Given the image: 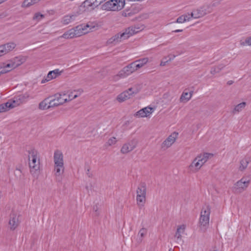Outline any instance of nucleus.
Segmentation results:
<instances>
[{
    "label": "nucleus",
    "instance_id": "nucleus-1",
    "mask_svg": "<svg viewBox=\"0 0 251 251\" xmlns=\"http://www.w3.org/2000/svg\"><path fill=\"white\" fill-rule=\"evenodd\" d=\"M28 164L32 176L34 177L37 176L40 171V156L37 151L32 150L29 151Z\"/></svg>",
    "mask_w": 251,
    "mask_h": 251
},
{
    "label": "nucleus",
    "instance_id": "nucleus-45",
    "mask_svg": "<svg viewBox=\"0 0 251 251\" xmlns=\"http://www.w3.org/2000/svg\"><path fill=\"white\" fill-rule=\"evenodd\" d=\"M105 0H95V5H97V6H98L100 4L101 2L105 1Z\"/></svg>",
    "mask_w": 251,
    "mask_h": 251
},
{
    "label": "nucleus",
    "instance_id": "nucleus-33",
    "mask_svg": "<svg viewBox=\"0 0 251 251\" xmlns=\"http://www.w3.org/2000/svg\"><path fill=\"white\" fill-rule=\"evenodd\" d=\"M45 18V15L38 12L34 14L32 20L36 22H39Z\"/></svg>",
    "mask_w": 251,
    "mask_h": 251
},
{
    "label": "nucleus",
    "instance_id": "nucleus-15",
    "mask_svg": "<svg viewBox=\"0 0 251 251\" xmlns=\"http://www.w3.org/2000/svg\"><path fill=\"white\" fill-rule=\"evenodd\" d=\"M153 111L154 109L153 108L146 107L136 112L134 116L137 118L147 117L149 116Z\"/></svg>",
    "mask_w": 251,
    "mask_h": 251
},
{
    "label": "nucleus",
    "instance_id": "nucleus-54",
    "mask_svg": "<svg viewBox=\"0 0 251 251\" xmlns=\"http://www.w3.org/2000/svg\"><path fill=\"white\" fill-rule=\"evenodd\" d=\"M1 75V74L0 73V75Z\"/></svg>",
    "mask_w": 251,
    "mask_h": 251
},
{
    "label": "nucleus",
    "instance_id": "nucleus-50",
    "mask_svg": "<svg viewBox=\"0 0 251 251\" xmlns=\"http://www.w3.org/2000/svg\"><path fill=\"white\" fill-rule=\"evenodd\" d=\"M2 3V1L0 0V4Z\"/></svg>",
    "mask_w": 251,
    "mask_h": 251
},
{
    "label": "nucleus",
    "instance_id": "nucleus-32",
    "mask_svg": "<svg viewBox=\"0 0 251 251\" xmlns=\"http://www.w3.org/2000/svg\"><path fill=\"white\" fill-rule=\"evenodd\" d=\"M246 103L245 102H242L237 105H236L232 111L233 114H235L237 112L241 111L246 106Z\"/></svg>",
    "mask_w": 251,
    "mask_h": 251
},
{
    "label": "nucleus",
    "instance_id": "nucleus-22",
    "mask_svg": "<svg viewBox=\"0 0 251 251\" xmlns=\"http://www.w3.org/2000/svg\"><path fill=\"white\" fill-rule=\"evenodd\" d=\"M80 13L79 12H76L75 14L66 15L62 18L61 22L64 25H67L74 20L75 18Z\"/></svg>",
    "mask_w": 251,
    "mask_h": 251
},
{
    "label": "nucleus",
    "instance_id": "nucleus-31",
    "mask_svg": "<svg viewBox=\"0 0 251 251\" xmlns=\"http://www.w3.org/2000/svg\"><path fill=\"white\" fill-rule=\"evenodd\" d=\"M184 229L185 226L184 225L180 226L177 227L175 235V237L176 238L177 240L181 239V233L184 232Z\"/></svg>",
    "mask_w": 251,
    "mask_h": 251
},
{
    "label": "nucleus",
    "instance_id": "nucleus-7",
    "mask_svg": "<svg viewBox=\"0 0 251 251\" xmlns=\"http://www.w3.org/2000/svg\"><path fill=\"white\" fill-rule=\"evenodd\" d=\"M83 92L81 89L68 90L61 93L65 103L69 102L80 96Z\"/></svg>",
    "mask_w": 251,
    "mask_h": 251
},
{
    "label": "nucleus",
    "instance_id": "nucleus-42",
    "mask_svg": "<svg viewBox=\"0 0 251 251\" xmlns=\"http://www.w3.org/2000/svg\"><path fill=\"white\" fill-rule=\"evenodd\" d=\"M185 18L184 15H181L177 19L176 22L177 23H183L186 21V19Z\"/></svg>",
    "mask_w": 251,
    "mask_h": 251
},
{
    "label": "nucleus",
    "instance_id": "nucleus-25",
    "mask_svg": "<svg viewBox=\"0 0 251 251\" xmlns=\"http://www.w3.org/2000/svg\"><path fill=\"white\" fill-rule=\"evenodd\" d=\"M59 38L65 39H70L75 38L74 28H72L65 32L61 36L59 37Z\"/></svg>",
    "mask_w": 251,
    "mask_h": 251
},
{
    "label": "nucleus",
    "instance_id": "nucleus-20",
    "mask_svg": "<svg viewBox=\"0 0 251 251\" xmlns=\"http://www.w3.org/2000/svg\"><path fill=\"white\" fill-rule=\"evenodd\" d=\"M212 153L205 152L203 154H200L196 157L198 161L201 164V167L208 160L209 158L213 157Z\"/></svg>",
    "mask_w": 251,
    "mask_h": 251
},
{
    "label": "nucleus",
    "instance_id": "nucleus-30",
    "mask_svg": "<svg viewBox=\"0 0 251 251\" xmlns=\"http://www.w3.org/2000/svg\"><path fill=\"white\" fill-rule=\"evenodd\" d=\"M8 106H9V109L18 106L21 104L20 101L19 100L18 98H16L13 100H10L8 102Z\"/></svg>",
    "mask_w": 251,
    "mask_h": 251
},
{
    "label": "nucleus",
    "instance_id": "nucleus-26",
    "mask_svg": "<svg viewBox=\"0 0 251 251\" xmlns=\"http://www.w3.org/2000/svg\"><path fill=\"white\" fill-rule=\"evenodd\" d=\"M41 0H24L22 3L21 7L23 8H27L38 3Z\"/></svg>",
    "mask_w": 251,
    "mask_h": 251
},
{
    "label": "nucleus",
    "instance_id": "nucleus-24",
    "mask_svg": "<svg viewBox=\"0 0 251 251\" xmlns=\"http://www.w3.org/2000/svg\"><path fill=\"white\" fill-rule=\"evenodd\" d=\"M52 107H53L52 105L51 100H50L49 98L44 100L39 105V108L41 110L48 109Z\"/></svg>",
    "mask_w": 251,
    "mask_h": 251
},
{
    "label": "nucleus",
    "instance_id": "nucleus-39",
    "mask_svg": "<svg viewBox=\"0 0 251 251\" xmlns=\"http://www.w3.org/2000/svg\"><path fill=\"white\" fill-rule=\"evenodd\" d=\"M9 110V108L7 102L0 104V113L6 112Z\"/></svg>",
    "mask_w": 251,
    "mask_h": 251
},
{
    "label": "nucleus",
    "instance_id": "nucleus-9",
    "mask_svg": "<svg viewBox=\"0 0 251 251\" xmlns=\"http://www.w3.org/2000/svg\"><path fill=\"white\" fill-rule=\"evenodd\" d=\"M135 71H136L134 67V64H133L132 62L125 67L122 70H121L119 72L118 74L114 76V79L116 80L119 77H126L135 72Z\"/></svg>",
    "mask_w": 251,
    "mask_h": 251
},
{
    "label": "nucleus",
    "instance_id": "nucleus-12",
    "mask_svg": "<svg viewBox=\"0 0 251 251\" xmlns=\"http://www.w3.org/2000/svg\"><path fill=\"white\" fill-rule=\"evenodd\" d=\"M14 69H15L10 59L0 64V73L1 75L8 73Z\"/></svg>",
    "mask_w": 251,
    "mask_h": 251
},
{
    "label": "nucleus",
    "instance_id": "nucleus-38",
    "mask_svg": "<svg viewBox=\"0 0 251 251\" xmlns=\"http://www.w3.org/2000/svg\"><path fill=\"white\" fill-rule=\"evenodd\" d=\"M148 61L149 59L147 57L137 60V63H138L141 67H143L145 64H146Z\"/></svg>",
    "mask_w": 251,
    "mask_h": 251
},
{
    "label": "nucleus",
    "instance_id": "nucleus-49",
    "mask_svg": "<svg viewBox=\"0 0 251 251\" xmlns=\"http://www.w3.org/2000/svg\"><path fill=\"white\" fill-rule=\"evenodd\" d=\"M169 251H172V249H170Z\"/></svg>",
    "mask_w": 251,
    "mask_h": 251
},
{
    "label": "nucleus",
    "instance_id": "nucleus-43",
    "mask_svg": "<svg viewBox=\"0 0 251 251\" xmlns=\"http://www.w3.org/2000/svg\"><path fill=\"white\" fill-rule=\"evenodd\" d=\"M133 64H134V67L135 69V71H137L140 68H142L141 66L138 64V63H137V60L134 61L132 62Z\"/></svg>",
    "mask_w": 251,
    "mask_h": 251
},
{
    "label": "nucleus",
    "instance_id": "nucleus-10",
    "mask_svg": "<svg viewBox=\"0 0 251 251\" xmlns=\"http://www.w3.org/2000/svg\"><path fill=\"white\" fill-rule=\"evenodd\" d=\"M250 181L245 178H242L238 181L234 185L235 191L237 192H241L245 190L249 186Z\"/></svg>",
    "mask_w": 251,
    "mask_h": 251
},
{
    "label": "nucleus",
    "instance_id": "nucleus-40",
    "mask_svg": "<svg viewBox=\"0 0 251 251\" xmlns=\"http://www.w3.org/2000/svg\"><path fill=\"white\" fill-rule=\"evenodd\" d=\"M29 98V96L28 95L25 94L19 96L18 97V99L19 101H20L21 104L25 102Z\"/></svg>",
    "mask_w": 251,
    "mask_h": 251
},
{
    "label": "nucleus",
    "instance_id": "nucleus-35",
    "mask_svg": "<svg viewBox=\"0 0 251 251\" xmlns=\"http://www.w3.org/2000/svg\"><path fill=\"white\" fill-rule=\"evenodd\" d=\"M249 161L247 158H244L240 161L239 170L241 171H244L248 166Z\"/></svg>",
    "mask_w": 251,
    "mask_h": 251
},
{
    "label": "nucleus",
    "instance_id": "nucleus-37",
    "mask_svg": "<svg viewBox=\"0 0 251 251\" xmlns=\"http://www.w3.org/2000/svg\"><path fill=\"white\" fill-rule=\"evenodd\" d=\"M117 139L115 137H112L110 138L105 143V147H108L115 145L117 143Z\"/></svg>",
    "mask_w": 251,
    "mask_h": 251
},
{
    "label": "nucleus",
    "instance_id": "nucleus-46",
    "mask_svg": "<svg viewBox=\"0 0 251 251\" xmlns=\"http://www.w3.org/2000/svg\"><path fill=\"white\" fill-rule=\"evenodd\" d=\"M184 15V17H185V19H186V21H189L190 20V19H191V18H192V17H191V15H189V14H188V15Z\"/></svg>",
    "mask_w": 251,
    "mask_h": 251
},
{
    "label": "nucleus",
    "instance_id": "nucleus-47",
    "mask_svg": "<svg viewBox=\"0 0 251 251\" xmlns=\"http://www.w3.org/2000/svg\"><path fill=\"white\" fill-rule=\"evenodd\" d=\"M86 171H87V174L88 175V176L89 177H91L92 176V174H89V172H90V168L89 167H87L86 168Z\"/></svg>",
    "mask_w": 251,
    "mask_h": 251
},
{
    "label": "nucleus",
    "instance_id": "nucleus-52",
    "mask_svg": "<svg viewBox=\"0 0 251 251\" xmlns=\"http://www.w3.org/2000/svg\"><path fill=\"white\" fill-rule=\"evenodd\" d=\"M86 188H87V189H88V186H86Z\"/></svg>",
    "mask_w": 251,
    "mask_h": 251
},
{
    "label": "nucleus",
    "instance_id": "nucleus-6",
    "mask_svg": "<svg viewBox=\"0 0 251 251\" xmlns=\"http://www.w3.org/2000/svg\"><path fill=\"white\" fill-rule=\"evenodd\" d=\"M125 4V0H110L101 5L103 10L107 11H118L123 9Z\"/></svg>",
    "mask_w": 251,
    "mask_h": 251
},
{
    "label": "nucleus",
    "instance_id": "nucleus-3",
    "mask_svg": "<svg viewBox=\"0 0 251 251\" xmlns=\"http://www.w3.org/2000/svg\"><path fill=\"white\" fill-rule=\"evenodd\" d=\"M211 208L206 205L202 208L199 219V228L201 232H205L209 226Z\"/></svg>",
    "mask_w": 251,
    "mask_h": 251
},
{
    "label": "nucleus",
    "instance_id": "nucleus-51",
    "mask_svg": "<svg viewBox=\"0 0 251 251\" xmlns=\"http://www.w3.org/2000/svg\"><path fill=\"white\" fill-rule=\"evenodd\" d=\"M2 1V3L4 1V0H1Z\"/></svg>",
    "mask_w": 251,
    "mask_h": 251
},
{
    "label": "nucleus",
    "instance_id": "nucleus-5",
    "mask_svg": "<svg viewBox=\"0 0 251 251\" xmlns=\"http://www.w3.org/2000/svg\"><path fill=\"white\" fill-rule=\"evenodd\" d=\"M136 202L138 207L141 208L144 206L146 201L147 186L145 182H141L136 190Z\"/></svg>",
    "mask_w": 251,
    "mask_h": 251
},
{
    "label": "nucleus",
    "instance_id": "nucleus-29",
    "mask_svg": "<svg viewBox=\"0 0 251 251\" xmlns=\"http://www.w3.org/2000/svg\"><path fill=\"white\" fill-rule=\"evenodd\" d=\"M94 0H86L82 3V6L86 10H93L94 9Z\"/></svg>",
    "mask_w": 251,
    "mask_h": 251
},
{
    "label": "nucleus",
    "instance_id": "nucleus-34",
    "mask_svg": "<svg viewBox=\"0 0 251 251\" xmlns=\"http://www.w3.org/2000/svg\"><path fill=\"white\" fill-rule=\"evenodd\" d=\"M147 229L146 228H142L138 232V236L140 237L138 239V242L141 243L142 241L143 238L147 234Z\"/></svg>",
    "mask_w": 251,
    "mask_h": 251
},
{
    "label": "nucleus",
    "instance_id": "nucleus-4",
    "mask_svg": "<svg viewBox=\"0 0 251 251\" xmlns=\"http://www.w3.org/2000/svg\"><path fill=\"white\" fill-rule=\"evenodd\" d=\"M54 170L55 176H61L64 173V158L61 151L56 150L53 154Z\"/></svg>",
    "mask_w": 251,
    "mask_h": 251
},
{
    "label": "nucleus",
    "instance_id": "nucleus-13",
    "mask_svg": "<svg viewBox=\"0 0 251 251\" xmlns=\"http://www.w3.org/2000/svg\"><path fill=\"white\" fill-rule=\"evenodd\" d=\"M61 74V71H60L59 69H55L50 71L47 74V76L42 80L41 83L43 84L55 79L60 75Z\"/></svg>",
    "mask_w": 251,
    "mask_h": 251
},
{
    "label": "nucleus",
    "instance_id": "nucleus-36",
    "mask_svg": "<svg viewBox=\"0 0 251 251\" xmlns=\"http://www.w3.org/2000/svg\"><path fill=\"white\" fill-rule=\"evenodd\" d=\"M224 67L222 64L219 65L218 66L213 67L211 68L210 73L212 75H215L219 73Z\"/></svg>",
    "mask_w": 251,
    "mask_h": 251
},
{
    "label": "nucleus",
    "instance_id": "nucleus-27",
    "mask_svg": "<svg viewBox=\"0 0 251 251\" xmlns=\"http://www.w3.org/2000/svg\"><path fill=\"white\" fill-rule=\"evenodd\" d=\"M201 164L198 161L196 157L193 160L192 163L189 166V169L192 172H197L198 170H199L201 166L200 165Z\"/></svg>",
    "mask_w": 251,
    "mask_h": 251
},
{
    "label": "nucleus",
    "instance_id": "nucleus-48",
    "mask_svg": "<svg viewBox=\"0 0 251 251\" xmlns=\"http://www.w3.org/2000/svg\"><path fill=\"white\" fill-rule=\"evenodd\" d=\"M182 31H183L182 29H176V30L173 31V32L177 33V32H182Z\"/></svg>",
    "mask_w": 251,
    "mask_h": 251
},
{
    "label": "nucleus",
    "instance_id": "nucleus-2",
    "mask_svg": "<svg viewBox=\"0 0 251 251\" xmlns=\"http://www.w3.org/2000/svg\"><path fill=\"white\" fill-rule=\"evenodd\" d=\"M140 30V29L139 27H129L126 29L124 32L122 33H119L112 37L108 40V42L109 44H113L114 45L117 44V43H119L124 40L127 39L130 36L138 32Z\"/></svg>",
    "mask_w": 251,
    "mask_h": 251
},
{
    "label": "nucleus",
    "instance_id": "nucleus-18",
    "mask_svg": "<svg viewBox=\"0 0 251 251\" xmlns=\"http://www.w3.org/2000/svg\"><path fill=\"white\" fill-rule=\"evenodd\" d=\"M135 92L133 91V89L132 88H129L128 90L125 91L121 94H120L117 97V100L120 101H124L125 100H126L130 98V96H131Z\"/></svg>",
    "mask_w": 251,
    "mask_h": 251
},
{
    "label": "nucleus",
    "instance_id": "nucleus-19",
    "mask_svg": "<svg viewBox=\"0 0 251 251\" xmlns=\"http://www.w3.org/2000/svg\"><path fill=\"white\" fill-rule=\"evenodd\" d=\"M136 147L135 142L131 141L128 143L125 144L121 148V151L122 153L125 154L132 151Z\"/></svg>",
    "mask_w": 251,
    "mask_h": 251
},
{
    "label": "nucleus",
    "instance_id": "nucleus-14",
    "mask_svg": "<svg viewBox=\"0 0 251 251\" xmlns=\"http://www.w3.org/2000/svg\"><path fill=\"white\" fill-rule=\"evenodd\" d=\"M89 25H78L74 28L75 38L81 36L84 34H87L89 32L88 28Z\"/></svg>",
    "mask_w": 251,
    "mask_h": 251
},
{
    "label": "nucleus",
    "instance_id": "nucleus-44",
    "mask_svg": "<svg viewBox=\"0 0 251 251\" xmlns=\"http://www.w3.org/2000/svg\"><path fill=\"white\" fill-rule=\"evenodd\" d=\"M171 60L169 59V61H170ZM169 61V60H167L166 58H164L163 59V60L161 61V63H160V66H164L165 65H166V64L167 62H168Z\"/></svg>",
    "mask_w": 251,
    "mask_h": 251
},
{
    "label": "nucleus",
    "instance_id": "nucleus-53",
    "mask_svg": "<svg viewBox=\"0 0 251 251\" xmlns=\"http://www.w3.org/2000/svg\"><path fill=\"white\" fill-rule=\"evenodd\" d=\"M217 251V250H214V251Z\"/></svg>",
    "mask_w": 251,
    "mask_h": 251
},
{
    "label": "nucleus",
    "instance_id": "nucleus-41",
    "mask_svg": "<svg viewBox=\"0 0 251 251\" xmlns=\"http://www.w3.org/2000/svg\"><path fill=\"white\" fill-rule=\"evenodd\" d=\"M240 45L242 46H251V37L246 38L244 41H241Z\"/></svg>",
    "mask_w": 251,
    "mask_h": 251
},
{
    "label": "nucleus",
    "instance_id": "nucleus-28",
    "mask_svg": "<svg viewBox=\"0 0 251 251\" xmlns=\"http://www.w3.org/2000/svg\"><path fill=\"white\" fill-rule=\"evenodd\" d=\"M193 93V91H191L189 93L184 91L182 93V94L180 97V99H179L180 101L182 102H187L191 98Z\"/></svg>",
    "mask_w": 251,
    "mask_h": 251
},
{
    "label": "nucleus",
    "instance_id": "nucleus-17",
    "mask_svg": "<svg viewBox=\"0 0 251 251\" xmlns=\"http://www.w3.org/2000/svg\"><path fill=\"white\" fill-rule=\"evenodd\" d=\"M0 47L1 49L3 54L5 55L13 50L16 48V44L15 42H10L0 45Z\"/></svg>",
    "mask_w": 251,
    "mask_h": 251
},
{
    "label": "nucleus",
    "instance_id": "nucleus-21",
    "mask_svg": "<svg viewBox=\"0 0 251 251\" xmlns=\"http://www.w3.org/2000/svg\"><path fill=\"white\" fill-rule=\"evenodd\" d=\"M26 60V57L22 56L15 57L10 59L15 69L25 63Z\"/></svg>",
    "mask_w": 251,
    "mask_h": 251
},
{
    "label": "nucleus",
    "instance_id": "nucleus-23",
    "mask_svg": "<svg viewBox=\"0 0 251 251\" xmlns=\"http://www.w3.org/2000/svg\"><path fill=\"white\" fill-rule=\"evenodd\" d=\"M19 224L18 216L15 214H12L9 222L10 228L11 230H14L18 226Z\"/></svg>",
    "mask_w": 251,
    "mask_h": 251
},
{
    "label": "nucleus",
    "instance_id": "nucleus-11",
    "mask_svg": "<svg viewBox=\"0 0 251 251\" xmlns=\"http://www.w3.org/2000/svg\"><path fill=\"white\" fill-rule=\"evenodd\" d=\"M178 136V133L176 132H173L169 135L167 139L162 143L161 148L163 149H166L170 147L175 142Z\"/></svg>",
    "mask_w": 251,
    "mask_h": 251
},
{
    "label": "nucleus",
    "instance_id": "nucleus-8",
    "mask_svg": "<svg viewBox=\"0 0 251 251\" xmlns=\"http://www.w3.org/2000/svg\"><path fill=\"white\" fill-rule=\"evenodd\" d=\"M212 8L210 5H204L197 9L194 10L191 13L192 17L195 19L202 17L212 12Z\"/></svg>",
    "mask_w": 251,
    "mask_h": 251
},
{
    "label": "nucleus",
    "instance_id": "nucleus-16",
    "mask_svg": "<svg viewBox=\"0 0 251 251\" xmlns=\"http://www.w3.org/2000/svg\"><path fill=\"white\" fill-rule=\"evenodd\" d=\"M51 101L53 107L65 103L61 93L55 94L51 98Z\"/></svg>",
    "mask_w": 251,
    "mask_h": 251
}]
</instances>
